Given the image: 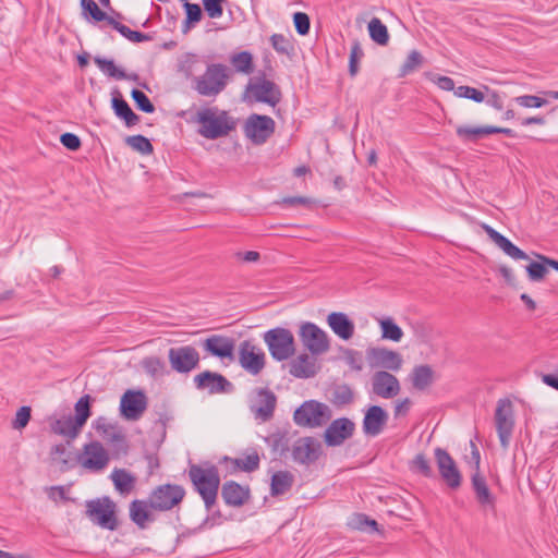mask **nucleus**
I'll use <instances>...</instances> for the list:
<instances>
[{"instance_id": "c03bdc74", "label": "nucleus", "mask_w": 558, "mask_h": 558, "mask_svg": "<svg viewBox=\"0 0 558 558\" xmlns=\"http://www.w3.org/2000/svg\"><path fill=\"white\" fill-rule=\"evenodd\" d=\"M89 396L85 395L78 399L75 403V416L76 425L84 426L88 417L90 416V404H89Z\"/></svg>"}, {"instance_id": "393cba45", "label": "nucleus", "mask_w": 558, "mask_h": 558, "mask_svg": "<svg viewBox=\"0 0 558 558\" xmlns=\"http://www.w3.org/2000/svg\"><path fill=\"white\" fill-rule=\"evenodd\" d=\"M482 229L488 238L509 257L518 259H529L527 254L515 246L509 239L496 231L489 225L482 223Z\"/></svg>"}, {"instance_id": "680f3d73", "label": "nucleus", "mask_w": 558, "mask_h": 558, "mask_svg": "<svg viewBox=\"0 0 558 558\" xmlns=\"http://www.w3.org/2000/svg\"><path fill=\"white\" fill-rule=\"evenodd\" d=\"M293 23L299 35L305 36L310 32L311 22L306 13L296 12L293 14Z\"/></svg>"}, {"instance_id": "864d4df0", "label": "nucleus", "mask_w": 558, "mask_h": 558, "mask_svg": "<svg viewBox=\"0 0 558 558\" xmlns=\"http://www.w3.org/2000/svg\"><path fill=\"white\" fill-rule=\"evenodd\" d=\"M142 366L147 374L154 377L162 376L165 373V363L157 356L144 359Z\"/></svg>"}, {"instance_id": "4d7b16f0", "label": "nucleus", "mask_w": 558, "mask_h": 558, "mask_svg": "<svg viewBox=\"0 0 558 558\" xmlns=\"http://www.w3.org/2000/svg\"><path fill=\"white\" fill-rule=\"evenodd\" d=\"M50 456L53 462L58 463L61 469L69 468L70 454L66 452L64 445L59 444L51 448Z\"/></svg>"}, {"instance_id": "f257e3e1", "label": "nucleus", "mask_w": 558, "mask_h": 558, "mask_svg": "<svg viewBox=\"0 0 558 558\" xmlns=\"http://www.w3.org/2000/svg\"><path fill=\"white\" fill-rule=\"evenodd\" d=\"M192 121L198 125L197 133L207 140L228 136L236 126L235 120L229 112L218 107L199 109Z\"/></svg>"}, {"instance_id": "9d476101", "label": "nucleus", "mask_w": 558, "mask_h": 558, "mask_svg": "<svg viewBox=\"0 0 558 558\" xmlns=\"http://www.w3.org/2000/svg\"><path fill=\"white\" fill-rule=\"evenodd\" d=\"M276 123L268 116L251 114L244 125V133L255 145H262L274 134Z\"/></svg>"}, {"instance_id": "dca6fc26", "label": "nucleus", "mask_w": 558, "mask_h": 558, "mask_svg": "<svg viewBox=\"0 0 558 558\" xmlns=\"http://www.w3.org/2000/svg\"><path fill=\"white\" fill-rule=\"evenodd\" d=\"M247 92L257 102H265L275 107L280 102L282 94L278 85L266 78H258L247 86Z\"/></svg>"}, {"instance_id": "3c124183", "label": "nucleus", "mask_w": 558, "mask_h": 558, "mask_svg": "<svg viewBox=\"0 0 558 558\" xmlns=\"http://www.w3.org/2000/svg\"><path fill=\"white\" fill-rule=\"evenodd\" d=\"M81 5L83 11L87 12L96 22L106 21L109 24V20L113 19L101 11L94 0H81Z\"/></svg>"}, {"instance_id": "ddd939ff", "label": "nucleus", "mask_w": 558, "mask_h": 558, "mask_svg": "<svg viewBox=\"0 0 558 558\" xmlns=\"http://www.w3.org/2000/svg\"><path fill=\"white\" fill-rule=\"evenodd\" d=\"M436 464L444 482L452 489L461 486L462 476L452 457L442 448L434 451Z\"/></svg>"}, {"instance_id": "a211bd4d", "label": "nucleus", "mask_w": 558, "mask_h": 558, "mask_svg": "<svg viewBox=\"0 0 558 558\" xmlns=\"http://www.w3.org/2000/svg\"><path fill=\"white\" fill-rule=\"evenodd\" d=\"M355 425L351 420L347 417L337 418L326 428L324 440L327 446H340L352 437Z\"/></svg>"}, {"instance_id": "e2e57ef3", "label": "nucleus", "mask_w": 558, "mask_h": 558, "mask_svg": "<svg viewBox=\"0 0 558 558\" xmlns=\"http://www.w3.org/2000/svg\"><path fill=\"white\" fill-rule=\"evenodd\" d=\"M31 408L29 407H21L16 414H15V418L13 420L12 422V427L14 429H22L24 428L29 420H31Z\"/></svg>"}, {"instance_id": "2f4dec72", "label": "nucleus", "mask_w": 558, "mask_h": 558, "mask_svg": "<svg viewBox=\"0 0 558 558\" xmlns=\"http://www.w3.org/2000/svg\"><path fill=\"white\" fill-rule=\"evenodd\" d=\"M110 478L121 495H129L135 487L136 477L124 469H114Z\"/></svg>"}, {"instance_id": "2eb2a0df", "label": "nucleus", "mask_w": 558, "mask_h": 558, "mask_svg": "<svg viewBox=\"0 0 558 558\" xmlns=\"http://www.w3.org/2000/svg\"><path fill=\"white\" fill-rule=\"evenodd\" d=\"M147 409V397L142 390H126L121 397L120 411L123 417L137 421Z\"/></svg>"}, {"instance_id": "c85d7f7f", "label": "nucleus", "mask_w": 558, "mask_h": 558, "mask_svg": "<svg viewBox=\"0 0 558 558\" xmlns=\"http://www.w3.org/2000/svg\"><path fill=\"white\" fill-rule=\"evenodd\" d=\"M289 366V373L296 378H311L317 373L316 359L306 353L296 356Z\"/></svg>"}, {"instance_id": "58836bf2", "label": "nucleus", "mask_w": 558, "mask_h": 558, "mask_svg": "<svg viewBox=\"0 0 558 558\" xmlns=\"http://www.w3.org/2000/svg\"><path fill=\"white\" fill-rule=\"evenodd\" d=\"M378 324L381 329V338L399 342L403 337L402 329L395 323L391 317H385L378 319Z\"/></svg>"}, {"instance_id": "0e129e2a", "label": "nucleus", "mask_w": 558, "mask_h": 558, "mask_svg": "<svg viewBox=\"0 0 558 558\" xmlns=\"http://www.w3.org/2000/svg\"><path fill=\"white\" fill-rule=\"evenodd\" d=\"M60 142L64 147L73 151L77 150L82 145L80 137L73 133H63L60 136Z\"/></svg>"}, {"instance_id": "de8ad7c7", "label": "nucleus", "mask_w": 558, "mask_h": 558, "mask_svg": "<svg viewBox=\"0 0 558 558\" xmlns=\"http://www.w3.org/2000/svg\"><path fill=\"white\" fill-rule=\"evenodd\" d=\"M410 468L413 472L418 473L425 477L434 476V471L424 453H417L411 461Z\"/></svg>"}, {"instance_id": "473e14b6", "label": "nucleus", "mask_w": 558, "mask_h": 558, "mask_svg": "<svg viewBox=\"0 0 558 558\" xmlns=\"http://www.w3.org/2000/svg\"><path fill=\"white\" fill-rule=\"evenodd\" d=\"M50 427L54 434L71 439H74L82 429V426L76 425V421L71 415L56 420Z\"/></svg>"}, {"instance_id": "5fc2aeb1", "label": "nucleus", "mask_w": 558, "mask_h": 558, "mask_svg": "<svg viewBox=\"0 0 558 558\" xmlns=\"http://www.w3.org/2000/svg\"><path fill=\"white\" fill-rule=\"evenodd\" d=\"M454 95L460 98L471 99L475 102H482L485 100V95L482 90L466 85L457 87L454 89Z\"/></svg>"}, {"instance_id": "a878e982", "label": "nucleus", "mask_w": 558, "mask_h": 558, "mask_svg": "<svg viewBox=\"0 0 558 558\" xmlns=\"http://www.w3.org/2000/svg\"><path fill=\"white\" fill-rule=\"evenodd\" d=\"M388 420L387 413L379 405L368 408L363 418V432L368 436L379 435Z\"/></svg>"}, {"instance_id": "bf43d9fd", "label": "nucleus", "mask_w": 558, "mask_h": 558, "mask_svg": "<svg viewBox=\"0 0 558 558\" xmlns=\"http://www.w3.org/2000/svg\"><path fill=\"white\" fill-rule=\"evenodd\" d=\"M546 266L547 265L544 264V262H542V263H537V262L530 263L526 266V271H527L529 278L532 281H539V280L544 279V277L548 272Z\"/></svg>"}, {"instance_id": "0eeeda50", "label": "nucleus", "mask_w": 558, "mask_h": 558, "mask_svg": "<svg viewBox=\"0 0 558 558\" xmlns=\"http://www.w3.org/2000/svg\"><path fill=\"white\" fill-rule=\"evenodd\" d=\"M185 495L186 492L181 485H158L149 494L150 506L156 511H170L181 505Z\"/></svg>"}, {"instance_id": "aec40b11", "label": "nucleus", "mask_w": 558, "mask_h": 558, "mask_svg": "<svg viewBox=\"0 0 558 558\" xmlns=\"http://www.w3.org/2000/svg\"><path fill=\"white\" fill-rule=\"evenodd\" d=\"M203 349L208 352L210 355L219 357V359H229L233 360L234 355V339L222 336V335H211L206 338L202 342Z\"/></svg>"}, {"instance_id": "6e6552de", "label": "nucleus", "mask_w": 558, "mask_h": 558, "mask_svg": "<svg viewBox=\"0 0 558 558\" xmlns=\"http://www.w3.org/2000/svg\"><path fill=\"white\" fill-rule=\"evenodd\" d=\"M238 360L240 366L252 376L259 375L266 365L265 352L251 340L239 344Z\"/></svg>"}, {"instance_id": "1a4fd4ad", "label": "nucleus", "mask_w": 558, "mask_h": 558, "mask_svg": "<svg viewBox=\"0 0 558 558\" xmlns=\"http://www.w3.org/2000/svg\"><path fill=\"white\" fill-rule=\"evenodd\" d=\"M495 425L504 449H507L512 436L514 420L513 407L509 399H500L495 411Z\"/></svg>"}, {"instance_id": "603ef678", "label": "nucleus", "mask_w": 558, "mask_h": 558, "mask_svg": "<svg viewBox=\"0 0 558 558\" xmlns=\"http://www.w3.org/2000/svg\"><path fill=\"white\" fill-rule=\"evenodd\" d=\"M204 11L209 19H220L223 14V8L228 0H202Z\"/></svg>"}, {"instance_id": "39448f33", "label": "nucleus", "mask_w": 558, "mask_h": 558, "mask_svg": "<svg viewBox=\"0 0 558 558\" xmlns=\"http://www.w3.org/2000/svg\"><path fill=\"white\" fill-rule=\"evenodd\" d=\"M271 357L278 362L286 361L295 353V339L291 330L276 327L263 335Z\"/></svg>"}, {"instance_id": "b1692460", "label": "nucleus", "mask_w": 558, "mask_h": 558, "mask_svg": "<svg viewBox=\"0 0 558 558\" xmlns=\"http://www.w3.org/2000/svg\"><path fill=\"white\" fill-rule=\"evenodd\" d=\"M150 506V499H134L129 505V515L131 521L141 530L147 529L148 524L155 520Z\"/></svg>"}, {"instance_id": "a18cd8bd", "label": "nucleus", "mask_w": 558, "mask_h": 558, "mask_svg": "<svg viewBox=\"0 0 558 558\" xmlns=\"http://www.w3.org/2000/svg\"><path fill=\"white\" fill-rule=\"evenodd\" d=\"M269 40L274 50L279 54L290 56L294 50L291 40L282 34H272Z\"/></svg>"}, {"instance_id": "774afa93", "label": "nucleus", "mask_w": 558, "mask_h": 558, "mask_svg": "<svg viewBox=\"0 0 558 558\" xmlns=\"http://www.w3.org/2000/svg\"><path fill=\"white\" fill-rule=\"evenodd\" d=\"M440 89L442 90H447V92H450V90H453L456 89L454 87V81L449 77V76H436L435 78L432 80Z\"/></svg>"}, {"instance_id": "8fccbe9b", "label": "nucleus", "mask_w": 558, "mask_h": 558, "mask_svg": "<svg viewBox=\"0 0 558 558\" xmlns=\"http://www.w3.org/2000/svg\"><path fill=\"white\" fill-rule=\"evenodd\" d=\"M364 57V51L361 47V44L357 40H354L351 46L350 57H349V73L352 77H354L359 73V63Z\"/></svg>"}, {"instance_id": "f8f14e48", "label": "nucleus", "mask_w": 558, "mask_h": 558, "mask_svg": "<svg viewBox=\"0 0 558 558\" xmlns=\"http://www.w3.org/2000/svg\"><path fill=\"white\" fill-rule=\"evenodd\" d=\"M170 366L178 373H190L199 363V353L192 345L170 348L168 351Z\"/></svg>"}, {"instance_id": "4c0bfd02", "label": "nucleus", "mask_w": 558, "mask_h": 558, "mask_svg": "<svg viewBox=\"0 0 558 558\" xmlns=\"http://www.w3.org/2000/svg\"><path fill=\"white\" fill-rule=\"evenodd\" d=\"M112 108L114 113L123 119L128 126L135 125L140 120L138 116L134 113L129 104L121 97H114L112 99Z\"/></svg>"}, {"instance_id": "cd10ccee", "label": "nucleus", "mask_w": 558, "mask_h": 558, "mask_svg": "<svg viewBox=\"0 0 558 558\" xmlns=\"http://www.w3.org/2000/svg\"><path fill=\"white\" fill-rule=\"evenodd\" d=\"M221 496L228 506L240 507L248 499L250 489L234 481H227L222 485Z\"/></svg>"}, {"instance_id": "4be33fe9", "label": "nucleus", "mask_w": 558, "mask_h": 558, "mask_svg": "<svg viewBox=\"0 0 558 558\" xmlns=\"http://www.w3.org/2000/svg\"><path fill=\"white\" fill-rule=\"evenodd\" d=\"M367 357L372 366H378L390 371H399L402 366L401 355L386 348H373L367 351Z\"/></svg>"}, {"instance_id": "338daca9", "label": "nucleus", "mask_w": 558, "mask_h": 558, "mask_svg": "<svg viewBox=\"0 0 558 558\" xmlns=\"http://www.w3.org/2000/svg\"><path fill=\"white\" fill-rule=\"evenodd\" d=\"M483 88L488 93V98L486 100L487 105L492 106L496 110H501L504 108V102L500 95L496 90H492L486 85H484Z\"/></svg>"}, {"instance_id": "09e8293b", "label": "nucleus", "mask_w": 558, "mask_h": 558, "mask_svg": "<svg viewBox=\"0 0 558 558\" xmlns=\"http://www.w3.org/2000/svg\"><path fill=\"white\" fill-rule=\"evenodd\" d=\"M125 143L134 150L143 154L149 155L153 153L154 147L148 138L143 135H132L125 138Z\"/></svg>"}, {"instance_id": "79ce46f5", "label": "nucleus", "mask_w": 558, "mask_h": 558, "mask_svg": "<svg viewBox=\"0 0 558 558\" xmlns=\"http://www.w3.org/2000/svg\"><path fill=\"white\" fill-rule=\"evenodd\" d=\"M424 63V58L418 50H412L408 54L403 64L400 66V71L398 76L405 77L407 75L413 73L417 69H420Z\"/></svg>"}, {"instance_id": "ea45409f", "label": "nucleus", "mask_w": 558, "mask_h": 558, "mask_svg": "<svg viewBox=\"0 0 558 558\" xmlns=\"http://www.w3.org/2000/svg\"><path fill=\"white\" fill-rule=\"evenodd\" d=\"M109 25L112 26L116 31H118L123 37L129 39L132 43H143L151 40V36L145 33H141L137 31H132L124 24H121L116 19L109 20Z\"/></svg>"}, {"instance_id": "f3484780", "label": "nucleus", "mask_w": 558, "mask_h": 558, "mask_svg": "<svg viewBox=\"0 0 558 558\" xmlns=\"http://www.w3.org/2000/svg\"><path fill=\"white\" fill-rule=\"evenodd\" d=\"M322 453V445L314 437L299 438L292 448L293 460L300 464L314 463Z\"/></svg>"}, {"instance_id": "49530a36", "label": "nucleus", "mask_w": 558, "mask_h": 558, "mask_svg": "<svg viewBox=\"0 0 558 558\" xmlns=\"http://www.w3.org/2000/svg\"><path fill=\"white\" fill-rule=\"evenodd\" d=\"M186 13V19L184 21V32H187L192 26L198 23L203 17V11L197 3L185 2L183 4Z\"/></svg>"}, {"instance_id": "6e6d98bb", "label": "nucleus", "mask_w": 558, "mask_h": 558, "mask_svg": "<svg viewBox=\"0 0 558 558\" xmlns=\"http://www.w3.org/2000/svg\"><path fill=\"white\" fill-rule=\"evenodd\" d=\"M131 96L140 110L146 113H151L155 111L154 105L144 92L134 88L131 93Z\"/></svg>"}, {"instance_id": "13d9d810", "label": "nucleus", "mask_w": 558, "mask_h": 558, "mask_svg": "<svg viewBox=\"0 0 558 558\" xmlns=\"http://www.w3.org/2000/svg\"><path fill=\"white\" fill-rule=\"evenodd\" d=\"M353 400V392L350 387L343 385L335 389L332 393V402L337 405H344Z\"/></svg>"}, {"instance_id": "423d86ee", "label": "nucleus", "mask_w": 558, "mask_h": 558, "mask_svg": "<svg viewBox=\"0 0 558 558\" xmlns=\"http://www.w3.org/2000/svg\"><path fill=\"white\" fill-rule=\"evenodd\" d=\"M331 418L330 408L316 400L304 401L293 414L294 423L301 427H322Z\"/></svg>"}, {"instance_id": "7c9ffc66", "label": "nucleus", "mask_w": 558, "mask_h": 558, "mask_svg": "<svg viewBox=\"0 0 558 558\" xmlns=\"http://www.w3.org/2000/svg\"><path fill=\"white\" fill-rule=\"evenodd\" d=\"M472 487L474 489L476 500L482 507L495 508V497L490 493L485 477L477 471L472 475Z\"/></svg>"}, {"instance_id": "f704fd0d", "label": "nucleus", "mask_w": 558, "mask_h": 558, "mask_svg": "<svg viewBox=\"0 0 558 558\" xmlns=\"http://www.w3.org/2000/svg\"><path fill=\"white\" fill-rule=\"evenodd\" d=\"M434 381V372L429 365L415 366L411 373V383L416 390H425Z\"/></svg>"}, {"instance_id": "f03ea898", "label": "nucleus", "mask_w": 558, "mask_h": 558, "mask_svg": "<svg viewBox=\"0 0 558 558\" xmlns=\"http://www.w3.org/2000/svg\"><path fill=\"white\" fill-rule=\"evenodd\" d=\"M189 477L194 489L202 497L207 510H210L216 504L220 486V476L216 465L191 464L189 468Z\"/></svg>"}, {"instance_id": "4468645a", "label": "nucleus", "mask_w": 558, "mask_h": 558, "mask_svg": "<svg viewBox=\"0 0 558 558\" xmlns=\"http://www.w3.org/2000/svg\"><path fill=\"white\" fill-rule=\"evenodd\" d=\"M108 451L99 441H92L83 447V453L78 457V462L84 469L99 472L109 463Z\"/></svg>"}, {"instance_id": "69168bd1", "label": "nucleus", "mask_w": 558, "mask_h": 558, "mask_svg": "<svg viewBox=\"0 0 558 558\" xmlns=\"http://www.w3.org/2000/svg\"><path fill=\"white\" fill-rule=\"evenodd\" d=\"M281 203L284 205H288V206L310 207L314 204V201L312 198L305 197V196H289V197H284Z\"/></svg>"}, {"instance_id": "7ed1b4c3", "label": "nucleus", "mask_w": 558, "mask_h": 558, "mask_svg": "<svg viewBox=\"0 0 558 558\" xmlns=\"http://www.w3.org/2000/svg\"><path fill=\"white\" fill-rule=\"evenodd\" d=\"M229 78L230 71L225 64L211 63L202 75L193 78V88L201 96L216 98L227 87Z\"/></svg>"}, {"instance_id": "6ab92c4d", "label": "nucleus", "mask_w": 558, "mask_h": 558, "mask_svg": "<svg viewBox=\"0 0 558 558\" xmlns=\"http://www.w3.org/2000/svg\"><path fill=\"white\" fill-rule=\"evenodd\" d=\"M197 389L207 390L211 395L230 392L232 384L221 374L205 371L194 377Z\"/></svg>"}, {"instance_id": "20e7f679", "label": "nucleus", "mask_w": 558, "mask_h": 558, "mask_svg": "<svg viewBox=\"0 0 558 558\" xmlns=\"http://www.w3.org/2000/svg\"><path fill=\"white\" fill-rule=\"evenodd\" d=\"M117 511L118 506L109 496L90 499L85 502L86 517L94 524L109 531H116L119 527Z\"/></svg>"}, {"instance_id": "5701e85b", "label": "nucleus", "mask_w": 558, "mask_h": 558, "mask_svg": "<svg viewBox=\"0 0 558 558\" xmlns=\"http://www.w3.org/2000/svg\"><path fill=\"white\" fill-rule=\"evenodd\" d=\"M277 404L276 395L269 389H258L257 398L254 404L251 407L252 412L256 418L263 422L269 421L275 412Z\"/></svg>"}, {"instance_id": "052dcab7", "label": "nucleus", "mask_w": 558, "mask_h": 558, "mask_svg": "<svg viewBox=\"0 0 558 558\" xmlns=\"http://www.w3.org/2000/svg\"><path fill=\"white\" fill-rule=\"evenodd\" d=\"M513 100L524 108H541L547 104L545 99L533 95L518 96Z\"/></svg>"}, {"instance_id": "c9c22d12", "label": "nucleus", "mask_w": 558, "mask_h": 558, "mask_svg": "<svg viewBox=\"0 0 558 558\" xmlns=\"http://www.w3.org/2000/svg\"><path fill=\"white\" fill-rule=\"evenodd\" d=\"M490 125L469 126L459 125L456 129L457 136L463 142H477L480 138L490 135Z\"/></svg>"}, {"instance_id": "c756f323", "label": "nucleus", "mask_w": 558, "mask_h": 558, "mask_svg": "<svg viewBox=\"0 0 558 558\" xmlns=\"http://www.w3.org/2000/svg\"><path fill=\"white\" fill-rule=\"evenodd\" d=\"M223 461L231 464V472L243 471L251 473L259 468L260 458L258 452L253 449L244 453L241 458L225 457Z\"/></svg>"}, {"instance_id": "9b49d317", "label": "nucleus", "mask_w": 558, "mask_h": 558, "mask_svg": "<svg viewBox=\"0 0 558 558\" xmlns=\"http://www.w3.org/2000/svg\"><path fill=\"white\" fill-rule=\"evenodd\" d=\"M299 336L303 345L314 355L323 354L329 350L327 333L314 323H302Z\"/></svg>"}, {"instance_id": "a19ab883", "label": "nucleus", "mask_w": 558, "mask_h": 558, "mask_svg": "<svg viewBox=\"0 0 558 558\" xmlns=\"http://www.w3.org/2000/svg\"><path fill=\"white\" fill-rule=\"evenodd\" d=\"M368 33L375 43L385 46L389 41V33L387 26L378 19L373 17L368 23Z\"/></svg>"}, {"instance_id": "bb28decb", "label": "nucleus", "mask_w": 558, "mask_h": 558, "mask_svg": "<svg viewBox=\"0 0 558 558\" xmlns=\"http://www.w3.org/2000/svg\"><path fill=\"white\" fill-rule=\"evenodd\" d=\"M330 329L341 339L349 340L355 331L354 323L341 312H332L327 317Z\"/></svg>"}, {"instance_id": "412c9836", "label": "nucleus", "mask_w": 558, "mask_h": 558, "mask_svg": "<svg viewBox=\"0 0 558 558\" xmlns=\"http://www.w3.org/2000/svg\"><path fill=\"white\" fill-rule=\"evenodd\" d=\"M373 392L384 399H391L400 392V383L398 378L386 372H376L372 377Z\"/></svg>"}, {"instance_id": "e433bc0d", "label": "nucleus", "mask_w": 558, "mask_h": 558, "mask_svg": "<svg viewBox=\"0 0 558 558\" xmlns=\"http://www.w3.org/2000/svg\"><path fill=\"white\" fill-rule=\"evenodd\" d=\"M94 62L97 64L99 70L105 73L107 76L116 78V80H135L136 75L130 76L126 73L119 69L113 60L105 59L99 56L94 58Z\"/></svg>"}, {"instance_id": "72a5a7b5", "label": "nucleus", "mask_w": 558, "mask_h": 558, "mask_svg": "<svg viewBox=\"0 0 558 558\" xmlns=\"http://www.w3.org/2000/svg\"><path fill=\"white\" fill-rule=\"evenodd\" d=\"M294 476L289 471H278L271 476L270 493L271 496L283 495L289 492L293 485Z\"/></svg>"}, {"instance_id": "37998d69", "label": "nucleus", "mask_w": 558, "mask_h": 558, "mask_svg": "<svg viewBox=\"0 0 558 558\" xmlns=\"http://www.w3.org/2000/svg\"><path fill=\"white\" fill-rule=\"evenodd\" d=\"M230 61L238 72L244 74H251L253 72V56L248 51H241L233 54Z\"/></svg>"}]
</instances>
